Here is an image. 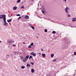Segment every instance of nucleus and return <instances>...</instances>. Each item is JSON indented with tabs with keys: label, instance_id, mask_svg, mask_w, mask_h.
Masks as SVG:
<instances>
[{
	"label": "nucleus",
	"instance_id": "8",
	"mask_svg": "<svg viewBox=\"0 0 76 76\" xmlns=\"http://www.w3.org/2000/svg\"><path fill=\"white\" fill-rule=\"evenodd\" d=\"M7 22H8L9 23H10V22H12V19H10L9 20H7Z\"/></svg>",
	"mask_w": 76,
	"mask_h": 76
},
{
	"label": "nucleus",
	"instance_id": "17",
	"mask_svg": "<svg viewBox=\"0 0 76 76\" xmlns=\"http://www.w3.org/2000/svg\"><path fill=\"white\" fill-rule=\"evenodd\" d=\"M68 17H69V18H70L71 17V15H70L69 14H68Z\"/></svg>",
	"mask_w": 76,
	"mask_h": 76
},
{
	"label": "nucleus",
	"instance_id": "41",
	"mask_svg": "<svg viewBox=\"0 0 76 76\" xmlns=\"http://www.w3.org/2000/svg\"><path fill=\"white\" fill-rule=\"evenodd\" d=\"M65 1H67V0H64Z\"/></svg>",
	"mask_w": 76,
	"mask_h": 76
},
{
	"label": "nucleus",
	"instance_id": "26",
	"mask_svg": "<svg viewBox=\"0 0 76 76\" xmlns=\"http://www.w3.org/2000/svg\"><path fill=\"white\" fill-rule=\"evenodd\" d=\"M34 52H31V55H32L33 56V55L34 54Z\"/></svg>",
	"mask_w": 76,
	"mask_h": 76
},
{
	"label": "nucleus",
	"instance_id": "22",
	"mask_svg": "<svg viewBox=\"0 0 76 76\" xmlns=\"http://www.w3.org/2000/svg\"><path fill=\"white\" fill-rule=\"evenodd\" d=\"M31 28H32L33 29H35V28L34 27V26H31Z\"/></svg>",
	"mask_w": 76,
	"mask_h": 76
},
{
	"label": "nucleus",
	"instance_id": "7",
	"mask_svg": "<svg viewBox=\"0 0 76 76\" xmlns=\"http://www.w3.org/2000/svg\"><path fill=\"white\" fill-rule=\"evenodd\" d=\"M54 56V54L52 53L50 55V56L52 58Z\"/></svg>",
	"mask_w": 76,
	"mask_h": 76
},
{
	"label": "nucleus",
	"instance_id": "34",
	"mask_svg": "<svg viewBox=\"0 0 76 76\" xmlns=\"http://www.w3.org/2000/svg\"><path fill=\"white\" fill-rule=\"evenodd\" d=\"M42 13H44V12L43 10H42Z\"/></svg>",
	"mask_w": 76,
	"mask_h": 76
},
{
	"label": "nucleus",
	"instance_id": "24",
	"mask_svg": "<svg viewBox=\"0 0 76 76\" xmlns=\"http://www.w3.org/2000/svg\"><path fill=\"white\" fill-rule=\"evenodd\" d=\"M45 32H47V29H45Z\"/></svg>",
	"mask_w": 76,
	"mask_h": 76
},
{
	"label": "nucleus",
	"instance_id": "12",
	"mask_svg": "<svg viewBox=\"0 0 76 76\" xmlns=\"http://www.w3.org/2000/svg\"><path fill=\"white\" fill-rule=\"evenodd\" d=\"M42 55L43 57H45V53L42 54Z\"/></svg>",
	"mask_w": 76,
	"mask_h": 76
},
{
	"label": "nucleus",
	"instance_id": "3",
	"mask_svg": "<svg viewBox=\"0 0 76 76\" xmlns=\"http://www.w3.org/2000/svg\"><path fill=\"white\" fill-rule=\"evenodd\" d=\"M8 42L9 43H13V42H14V41H13L12 40H11L9 41Z\"/></svg>",
	"mask_w": 76,
	"mask_h": 76
},
{
	"label": "nucleus",
	"instance_id": "25",
	"mask_svg": "<svg viewBox=\"0 0 76 76\" xmlns=\"http://www.w3.org/2000/svg\"><path fill=\"white\" fill-rule=\"evenodd\" d=\"M17 2L18 3H20V0H18L17 1Z\"/></svg>",
	"mask_w": 76,
	"mask_h": 76
},
{
	"label": "nucleus",
	"instance_id": "43",
	"mask_svg": "<svg viewBox=\"0 0 76 76\" xmlns=\"http://www.w3.org/2000/svg\"><path fill=\"white\" fill-rule=\"evenodd\" d=\"M21 58L22 59V58H23L22 57V58Z\"/></svg>",
	"mask_w": 76,
	"mask_h": 76
},
{
	"label": "nucleus",
	"instance_id": "1",
	"mask_svg": "<svg viewBox=\"0 0 76 76\" xmlns=\"http://www.w3.org/2000/svg\"><path fill=\"white\" fill-rule=\"evenodd\" d=\"M3 19V21L4 22V26H8V23L6 22V15H0V19Z\"/></svg>",
	"mask_w": 76,
	"mask_h": 76
},
{
	"label": "nucleus",
	"instance_id": "32",
	"mask_svg": "<svg viewBox=\"0 0 76 76\" xmlns=\"http://www.w3.org/2000/svg\"><path fill=\"white\" fill-rule=\"evenodd\" d=\"M31 64H32V65H34V63H33V62H31Z\"/></svg>",
	"mask_w": 76,
	"mask_h": 76
},
{
	"label": "nucleus",
	"instance_id": "27",
	"mask_svg": "<svg viewBox=\"0 0 76 76\" xmlns=\"http://www.w3.org/2000/svg\"><path fill=\"white\" fill-rule=\"evenodd\" d=\"M16 52H14L13 53V54L14 55H15V54H16Z\"/></svg>",
	"mask_w": 76,
	"mask_h": 76
},
{
	"label": "nucleus",
	"instance_id": "30",
	"mask_svg": "<svg viewBox=\"0 0 76 76\" xmlns=\"http://www.w3.org/2000/svg\"><path fill=\"white\" fill-rule=\"evenodd\" d=\"M17 16H20V15L19 14H18L17 15Z\"/></svg>",
	"mask_w": 76,
	"mask_h": 76
},
{
	"label": "nucleus",
	"instance_id": "45",
	"mask_svg": "<svg viewBox=\"0 0 76 76\" xmlns=\"http://www.w3.org/2000/svg\"><path fill=\"white\" fill-rule=\"evenodd\" d=\"M31 25H32V24Z\"/></svg>",
	"mask_w": 76,
	"mask_h": 76
},
{
	"label": "nucleus",
	"instance_id": "40",
	"mask_svg": "<svg viewBox=\"0 0 76 76\" xmlns=\"http://www.w3.org/2000/svg\"><path fill=\"white\" fill-rule=\"evenodd\" d=\"M0 42H1V43L2 42H1V41H0Z\"/></svg>",
	"mask_w": 76,
	"mask_h": 76
},
{
	"label": "nucleus",
	"instance_id": "16",
	"mask_svg": "<svg viewBox=\"0 0 76 76\" xmlns=\"http://www.w3.org/2000/svg\"><path fill=\"white\" fill-rule=\"evenodd\" d=\"M21 44H22V43L19 42L18 44V45H19V46H20V45H21Z\"/></svg>",
	"mask_w": 76,
	"mask_h": 76
},
{
	"label": "nucleus",
	"instance_id": "20",
	"mask_svg": "<svg viewBox=\"0 0 76 76\" xmlns=\"http://www.w3.org/2000/svg\"><path fill=\"white\" fill-rule=\"evenodd\" d=\"M32 58V56H30L29 57V59H30Z\"/></svg>",
	"mask_w": 76,
	"mask_h": 76
},
{
	"label": "nucleus",
	"instance_id": "33",
	"mask_svg": "<svg viewBox=\"0 0 76 76\" xmlns=\"http://www.w3.org/2000/svg\"><path fill=\"white\" fill-rule=\"evenodd\" d=\"M28 48H31V46H28Z\"/></svg>",
	"mask_w": 76,
	"mask_h": 76
},
{
	"label": "nucleus",
	"instance_id": "36",
	"mask_svg": "<svg viewBox=\"0 0 76 76\" xmlns=\"http://www.w3.org/2000/svg\"><path fill=\"white\" fill-rule=\"evenodd\" d=\"M41 50L42 51H43V49H41Z\"/></svg>",
	"mask_w": 76,
	"mask_h": 76
},
{
	"label": "nucleus",
	"instance_id": "37",
	"mask_svg": "<svg viewBox=\"0 0 76 76\" xmlns=\"http://www.w3.org/2000/svg\"><path fill=\"white\" fill-rule=\"evenodd\" d=\"M13 47H15V46H16V45H13Z\"/></svg>",
	"mask_w": 76,
	"mask_h": 76
},
{
	"label": "nucleus",
	"instance_id": "29",
	"mask_svg": "<svg viewBox=\"0 0 76 76\" xmlns=\"http://www.w3.org/2000/svg\"><path fill=\"white\" fill-rule=\"evenodd\" d=\"M21 68L22 69H23L25 68V66H21Z\"/></svg>",
	"mask_w": 76,
	"mask_h": 76
},
{
	"label": "nucleus",
	"instance_id": "42",
	"mask_svg": "<svg viewBox=\"0 0 76 76\" xmlns=\"http://www.w3.org/2000/svg\"><path fill=\"white\" fill-rule=\"evenodd\" d=\"M23 16H24V15H23V16H22V18H23Z\"/></svg>",
	"mask_w": 76,
	"mask_h": 76
},
{
	"label": "nucleus",
	"instance_id": "9",
	"mask_svg": "<svg viewBox=\"0 0 76 76\" xmlns=\"http://www.w3.org/2000/svg\"><path fill=\"white\" fill-rule=\"evenodd\" d=\"M23 62H26L27 61V59L26 58L24 59H23Z\"/></svg>",
	"mask_w": 76,
	"mask_h": 76
},
{
	"label": "nucleus",
	"instance_id": "19",
	"mask_svg": "<svg viewBox=\"0 0 76 76\" xmlns=\"http://www.w3.org/2000/svg\"><path fill=\"white\" fill-rule=\"evenodd\" d=\"M20 9H25V7H24L23 6H22L21 7Z\"/></svg>",
	"mask_w": 76,
	"mask_h": 76
},
{
	"label": "nucleus",
	"instance_id": "47",
	"mask_svg": "<svg viewBox=\"0 0 76 76\" xmlns=\"http://www.w3.org/2000/svg\"><path fill=\"white\" fill-rule=\"evenodd\" d=\"M32 1H33V0H32Z\"/></svg>",
	"mask_w": 76,
	"mask_h": 76
},
{
	"label": "nucleus",
	"instance_id": "13",
	"mask_svg": "<svg viewBox=\"0 0 76 76\" xmlns=\"http://www.w3.org/2000/svg\"><path fill=\"white\" fill-rule=\"evenodd\" d=\"M9 55H7L6 56H7V58H9Z\"/></svg>",
	"mask_w": 76,
	"mask_h": 76
},
{
	"label": "nucleus",
	"instance_id": "39",
	"mask_svg": "<svg viewBox=\"0 0 76 76\" xmlns=\"http://www.w3.org/2000/svg\"><path fill=\"white\" fill-rule=\"evenodd\" d=\"M43 9H44V7H43V8H42V10H43Z\"/></svg>",
	"mask_w": 76,
	"mask_h": 76
},
{
	"label": "nucleus",
	"instance_id": "4",
	"mask_svg": "<svg viewBox=\"0 0 76 76\" xmlns=\"http://www.w3.org/2000/svg\"><path fill=\"white\" fill-rule=\"evenodd\" d=\"M25 18L26 19H28L29 18V16L28 15H26L25 16Z\"/></svg>",
	"mask_w": 76,
	"mask_h": 76
},
{
	"label": "nucleus",
	"instance_id": "15",
	"mask_svg": "<svg viewBox=\"0 0 76 76\" xmlns=\"http://www.w3.org/2000/svg\"><path fill=\"white\" fill-rule=\"evenodd\" d=\"M56 33V31H52V34H55Z\"/></svg>",
	"mask_w": 76,
	"mask_h": 76
},
{
	"label": "nucleus",
	"instance_id": "14",
	"mask_svg": "<svg viewBox=\"0 0 76 76\" xmlns=\"http://www.w3.org/2000/svg\"><path fill=\"white\" fill-rule=\"evenodd\" d=\"M27 67H30L31 65H30V64H27Z\"/></svg>",
	"mask_w": 76,
	"mask_h": 76
},
{
	"label": "nucleus",
	"instance_id": "38",
	"mask_svg": "<svg viewBox=\"0 0 76 76\" xmlns=\"http://www.w3.org/2000/svg\"><path fill=\"white\" fill-rule=\"evenodd\" d=\"M23 44H25V42H23Z\"/></svg>",
	"mask_w": 76,
	"mask_h": 76
},
{
	"label": "nucleus",
	"instance_id": "2",
	"mask_svg": "<svg viewBox=\"0 0 76 76\" xmlns=\"http://www.w3.org/2000/svg\"><path fill=\"white\" fill-rule=\"evenodd\" d=\"M69 10L70 8L68 7H66L65 9V11L66 12V13H67V14H68L69 13Z\"/></svg>",
	"mask_w": 76,
	"mask_h": 76
},
{
	"label": "nucleus",
	"instance_id": "18",
	"mask_svg": "<svg viewBox=\"0 0 76 76\" xmlns=\"http://www.w3.org/2000/svg\"><path fill=\"white\" fill-rule=\"evenodd\" d=\"M53 62H55L56 61V59H53Z\"/></svg>",
	"mask_w": 76,
	"mask_h": 76
},
{
	"label": "nucleus",
	"instance_id": "28",
	"mask_svg": "<svg viewBox=\"0 0 76 76\" xmlns=\"http://www.w3.org/2000/svg\"><path fill=\"white\" fill-rule=\"evenodd\" d=\"M33 56H36V54L33 53Z\"/></svg>",
	"mask_w": 76,
	"mask_h": 76
},
{
	"label": "nucleus",
	"instance_id": "10",
	"mask_svg": "<svg viewBox=\"0 0 76 76\" xmlns=\"http://www.w3.org/2000/svg\"><path fill=\"white\" fill-rule=\"evenodd\" d=\"M29 55H27V56H26V59H28V58H29Z\"/></svg>",
	"mask_w": 76,
	"mask_h": 76
},
{
	"label": "nucleus",
	"instance_id": "6",
	"mask_svg": "<svg viewBox=\"0 0 76 76\" xmlns=\"http://www.w3.org/2000/svg\"><path fill=\"white\" fill-rule=\"evenodd\" d=\"M13 9L14 10H16L17 9V7H13Z\"/></svg>",
	"mask_w": 76,
	"mask_h": 76
},
{
	"label": "nucleus",
	"instance_id": "35",
	"mask_svg": "<svg viewBox=\"0 0 76 76\" xmlns=\"http://www.w3.org/2000/svg\"><path fill=\"white\" fill-rule=\"evenodd\" d=\"M39 55H41V53H39Z\"/></svg>",
	"mask_w": 76,
	"mask_h": 76
},
{
	"label": "nucleus",
	"instance_id": "21",
	"mask_svg": "<svg viewBox=\"0 0 76 76\" xmlns=\"http://www.w3.org/2000/svg\"><path fill=\"white\" fill-rule=\"evenodd\" d=\"M34 45V43L32 42L31 44V46H33Z\"/></svg>",
	"mask_w": 76,
	"mask_h": 76
},
{
	"label": "nucleus",
	"instance_id": "11",
	"mask_svg": "<svg viewBox=\"0 0 76 76\" xmlns=\"http://www.w3.org/2000/svg\"><path fill=\"white\" fill-rule=\"evenodd\" d=\"M31 72L32 73H34V69H31Z\"/></svg>",
	"mask_w": 76,
	"mask_h": 76
},
{
	"label": "nucleus",
	"instance_id": "5",
	"mask_svg": "<svg viewBox=\"0 0 76 76\" xmlns=\"http://www.w3.org/2000/svg\"><path fill=\"white\" fill-rule=\"evenodd\" d=\"M72 21L73 22H75V21H76V18H74L73 19H72Z\"/></svg>",
	"mask_w": 76,
	"mask_h": 76
},
{
	"label": "nucleus",
	"instance_id": "44",
	"mask_svg": "<svg viewBox=\"0 0 76 76\" xmlns=\"http://www.w3.org/2000/svg\"><path fill=\"white\" fill-rule=\"evenodd\" d=\"M16 71H18V69L16 70Z\"/></svg>",
	"mask_w": 76,
	"mask_h": 76
},
{
	"label": "nucleus",
	"instance_id": "31",
	"mask_svg": "<svg viewBox=\"0 0 76 76\" xmlns=\"http://www.w3.org/2000/svg\"><path fill=\"white\" fill-rule=\"evenodd\" d=\"M74 55H75V56H76V52H74Z\"/></svg>",
	"mask_w": 76,
	"mask_h": 76
},
{
	"label": "nucleus",
	"instance_id": "23",
	"mask_svg": "<svg viewBox=\"0 0 76 76\" xmlns=\"http://www.w3.org/2000/svg\"><path fill=\"white\" fill-rule=\"evenodd\" d=\"M21 18V17L20 16L19 17V18H18V20H19Z\"/></svg>",
	"mask_w": 76,
	"mask_h": 76
},
{
	"label": "nucleus",
	"instance_id": "46",
	"mask_svg": "<svg viewBox=\"0 0 76 76\" xmlns=\"http://www.w3.org/2000/svg\"><path fill=\"white\" fill-rule=\"evenodd\" d=\"M22 3H23V2H22Z\"/></svg>",
	"mask_w": 76,
	"mask_h": 76
}]
</instances>
